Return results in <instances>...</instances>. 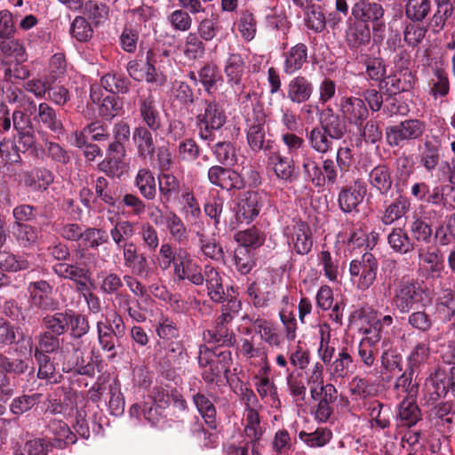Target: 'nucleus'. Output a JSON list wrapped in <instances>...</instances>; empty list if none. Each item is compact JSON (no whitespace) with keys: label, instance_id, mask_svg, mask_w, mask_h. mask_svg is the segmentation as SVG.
I'll return each instance as SVG.
<instances>
[{"label":"nucleus","instance_id":"1","mask_svg":"<svg viewBox=\"0 0 455 455\" xmlns=\"http://www.w3.org/2000/svg\"><path fill=\"white\" fill-rule=\"evenodd\" d=\"M80 240L81 244L71 262L56 263L52 271L59 277L74 282L77 291H84L92 276L90 259H93V255L87 251L98 250L100 245L108 243L109 236L103 228L88 227L84 229Z\"/></svg>","mask_w":455,"mask_h":455},{"label":"nucleus","instance_id":"63","mask_svg":"<svg viewBox=\"0 0 455 455\" xmlns=\"http://www.w3.org/2000/svg\"><path fill=\"white\" fill-rule=\"evenodd\" d=\"M267 4L264 6L265 21L267 27L270 29L288 30L290 22L285 15L277 12L276 5L272 6L274 0H265Z\"/></svg>","mask_w":455,"mask_h":455},{"label":"nucleus","instance_id":"31","mask_svg":"<svg viewBox=\"0 0 455 455\" xmlns=\"http://www.w3.org/2000/svg\"><path fill=\"white\" fill-rule=\"evenodd\" d=\"M345 38L347 45L352 49L367 45L371 38L369 24L355 18L348 19Z\"/></svg>","mask_w":455,"mask_h":455},{"label":"nucleus","instance_id":"24","mask_svg":"<svg viewBox=\"0 0 455 455\" xmlns=\"http://www.w3.org/2000/svg\"><path fill=\"white\" fill-rule=\"evenodd\" d=\"M432 399L444 397L449 391L455 392V366L438 365L430 376Z\"/></svg>","mask_w":455,"mask_h":455},{"label":"nucleus","instance_id":"57","mask_svg":"<svg viewBox=\"0 0 455 455\" xmlns=\"http://www.w3.org/2000/svg\"><path fill=\"white\" fill-rule=\"evenodd\" d=\"M12 233L18 244L23 248L34 247L38 240V230L30 224H13Z\"/></svg>","mask_w":455,"mask_h":455},{"label":"nucleus","instance_id":"7","mask_svg":"<svg viewBox=\"0 0 455 455\" xmlns=\"http://www.w3.org/2000/svg\"><path fill=\"white\" fill-rule=\"evenodd\" d=\"M427 124L418 118H408L386 128V140L392 148H403L410 141H415L424 135Z\"/></svg>","mask_w":455,"mask_h":455},{"label":"nucleus","instance_id":"2","mask_svg":"<svg viewBox=\"0 0 455 455\" xmlns=\"http://www.w3.org/2000/svg\"><path fill=\"white\" fill-rule=\"evenodd\" d=\"M35 374L34 363L28 358H12L0 354V403H7L17 389L16 379Z\"/></svg>","mask_w":455,"mask_h":455},{"label":"nucleus","instance_id":"21","mask_svg":"<svg viewBox=\"0 0 455 455\" xmlns=\"http://www.w3.org/2000/svg\"><path fill=\"white\" fill-rule=\"evenodd\" d=\"M267 157V165L271 167L278 180L286 183H291L294 180L295 163L291 157L283 156L276 145L272 148H268Z\"/></svg>","mask_w":455,"mask_h":455},{"label":"nucleus","instance_id":"38","mask_svg":"<svg viewBox=\"0 0 455 455\" xmlns=\"http://www.w3.org/2000/svg\"><path fill=\"white\" fill-rule=\"evenodd\" d=\"M95 200L105 204L109 207H115L120 200L118 187L111 184L104 176H99L92 181Z\"/></svg>","mask_w":455,"mask_h":455},{"label":"nucleus","instance_id":"20","mask_svg":"<svg viewBox=\"0 0 455 455\" xmlns=\"http://www.w3.org/2000/svg\"><path fill=\"white\" fill-rule=\"evenodd\" d=\"M367 182L371 191L379 196L387 197L392 192L394 186L393 171L385 163H379L372 167L367 174Z\"/></svg>","mask_w":455,"mask_h":455},{"label":"nucleus","instance_id":"13","mask_svg":"<svg viewBox=\"0 0 455 455\" xmlns=\"http://www.w3.org/2000/svg\"><path fill=\"white\" fill-rule=\"evenodd\" d=\"M135 105L140 121L137 127H148L151 130L163 131L164 119L161 109L156 99L150 92L148 94L139 95Z\"/></svg>","mask_w":455,"mask_h":455},{"label":"nucleus","instance_id":"34","mask_svg":"<svg viewBox=\"0 0 455 455\" xmlns=\"http://www.w3.org/2000/svg\"><path fill=\"white\" fill-rule=\"evenodd\" d=\"M131 417L140 419H145L153 427H161L165 419L164 409L154 403L143 402L132 404L129 410Z\"/></svg>","mask_w":455,"mask_h":455},{"label":"nucleus","instance_id":"22","mask_svg":"<svg viewBox=\"0 0 455 455\" xmlns=\"http://www.w3.org/2000/svg\"><path fill=\"white\" fill-rule=\"evenodd\" d=\"M289 243L297 254L307 255L313 247V235L309 225L304 221H298L285 231Z\"/></svg>","mask_w":455,"mask_h":455},{"label":"nucleus","instance_id":"60","mask_svg":"<svg viewBox=\"0 0 455 455\" xmlns=\"http://www.w3.org/2000/svg\"><path fill=\"white\" fill-rule=\"evenodd\" d=\"M265 239L264 233L255 226L239 231L235 235V240L239 243L238 247H244L251 251L259 248L264 243Z\"/></svg>","mask_w":455,"mask_h":455},{"label":"nucleus","instance_id":"16","mask_svg":"<svg viewBox=\"0 0 455 455\" xmlns=\"http://www.w3.org/2000/svg\"><path fill=\"white\" fill-rule=\"evenodd\" d=\"M417 163L427 173L438 170L443 162L441 140L436 137L427 136L422 144L418 146Z\"/></svg>","mask_w":455,"mask_h":455},{"label":"nucleus","instance_id":"41","mask_svg":"<svg viewBox=\"0 0 455 455\" xmlns=\"http://www.w3.org/2000/svg\"><path fill=\"white\" fill-rule=\"evenodd\" d=\"M48 430L54 435L53 442H51L52 447L63 449L68 444H74L76 442V435L73 433L68 424L62 420L52 419L49 422Z\"/></svg>","mask_w":455,"mask_h":455},{"label":"nucleus","instance_id":"9","mask_svg":"<svg viewBox=\"0 0 455 455\" xmlns=\"http://www.w3.org/2000/svg\"><path fill=\"white\" fill-rule=\"evenodd\" d=\"M171 138L180 140L176 147V156L181 163H193L196 161L202 153V148L194 138L181 140L186 132L185 124L179 120H173L168 127Z\"/></svg>","mask_w":455,"mask_h":455},{"label":"nucleus","instance_id":"23","mask_svg":"<svg viewBox=\"0 0 455 455\" xmlns=\"http://www.w3.org/2000/svg\"><path fill=\"white\" fill-rule=\"evenodd\" d=\"M340 112L348 124L356 127H362L369 116V108L364 100L355 96L341 99Z\"/></svg>","mask_w":455,"mask_h":455},{"label":"nucleus","instance_id":"26","mask_svg":"<svg viewBox=\"0 0 455 455\" xmlns=\"http://www.w3.org/2000/svg\"><path fill=\"white\" fill-rule=\"evenodd\" d=\"M161 131L151 130L148 127H135L132 132V141L136 148L137 157L141 161L151 159L156 152V140Z\"/></svg>","mask_w":455,"mask_h":455},{"label":"nucleus","instance_id":"37","mask_svg":"<svg viewBox=\"0 0 455 455\" xmlns=\"http://www.w3.org/2000/svg\"><path fill=\"white\" fill-rule=\"evenodd\" d=\"M284 58L283 71L288 76H291L300 70L304 64L307 62L308 49L303 43H298L283 52Z\"/></svg>","mask_w":455,"mask_h":455},{"label":"nucleus","instance_id":"19","mask_svg":"<svg viewBox=\"0 0 455 455\" xmlns=\"http://www.w3.org/2000/svg\"><path fill=\"white\" fill-rule=\"evenodd\" d=\"M126 149L121 147H107L105 158L99 163L98 170L110 179L120 180L127 172Z\"/></svg>","mask_w":455,"mask_h":455},{"label":"nucleus","instance_id":"49","mask_svg":"<svg viewBox=\"0 0 455 455\" xmlns=\"http://www.w3.org/2000/svg\"><path fill=\"white\" fill-rule=\"evenodd\" d=\"M301 167L305 180L310 182L316 188H322V166L316 161L314 154L307 153L302 156Z\"/></svg>","mask_w":455,"mask_h":455},{"label":"nucleus","instance_id":"47","mask_svg":"<svg viewBox=\"0 0 455 455\" xmlns=\"http://www.w3.org/2000/svg\"><path fill=\"white\" fill-rule=\"evenodd\" d=\"M367 411L371 417V427L386 429L390 427L392 411L389 406L385 405L378 400L371 401L367 405Z\"/></svg>","mask_w":455,"mask_h":455},{"label":"nucleus","instance_id":"53","mask_svg":"<svg viewBox=\"0 0 455 455\" xmlns=\"http://www.w3.org/2000/svg\"><path fill=\"white\" fill-rule=\"evenodd\" d=\"M204 335L207 343L217 346L231 347L236 342L234 331L224 325L215 324L214 329L207 330Z\"/></svg>","mask_w":455,"mask_h":455},{"label":"nucleus","instance_id":"39","mask_svg":"<svg viewBox=\"0 0 455 455\" xmlns=\"http://www.w3.org/2000/svg\"><path fill=\"white\" fill-rule=\"evenodd\" d=\"M390 250L399 255H406L415 249V243L408 232L401 227L393 228L387 235Z\"/></svg>","mask_w":455,"mask_h":455},{"label":"nucleus","instance_id":"55","mask_svg":"<svg viewBox=\"0 0 455 455\" xmlns=\"http://www.w3.org/2000/svg\"><path fill=\"white\" fill-rule=\"evenodd\" d=\"M432 11L431 0H406L404 15L412 21H425Z\"/></svg>","mask_w":455,"mask_h":455},{"label":"nucleus","instance_id":"61","mask_svg":"<svg viewBox=\"0 0 455 455\" xmlns=\"http://www.w3.org/2000/svg\"><path fill=\"white\" fill-rule=\"evenodd\" d=\"M353 358L347 347H343L334 361L330 363L331 374L336 378H345L353 369Z\"/></svg>","mask_w":455,"mask_h":455},{"label":"nucleus","instance_id":"3","mask_svg":"<svg viewBox=\"0 0 455 455\" xmlns=\"http://www.w3.org/2000/svg\"><path fill=\"white\" fill-rule=\"evenodd\" d=\"M96 330L100 349L107 354L108 359H115L118 355V349L122 347L121 340L126 334V325L123 316L114 312L106 316L104 321H98Z\"/></svg>","mask_w":455,"mask_h":455},{"label":"nucleus","instance_id":"8","mask_svg":"<svg viewBox=\"0 0 455 455\" xmlns=\"http://www.w3.org/2000/svg\"><path fill=\"white\" fill-rule=\"evenodd\" d=\"M379 269V262L374 254L364 252L360 257L353 259L349 265L351 280L356 283L358 289L365 291L376 281Z\"/></svg>","mask_w":455,"mask_h":455},{"label":"nucleus","instance_id":"30","mask_svg":"<svg viewBox=\"0 0 455 455\" xmlns=\"http://www.w3.org/2000/svg\"><path fill=\"white\" fill-rule=\"evenodd\" d=\"M124 265L132 271L135 276L147 278L151 271L148 257L145 253H139L134 243L123 249Z\"/></svg>","mask_w":455,"mask_h":455},{"label":"nucleus","instance_id":"14","mask_svg":"<svg viewBox=\"0 0 455 455\" xmlns=\"http://www.w3.org/2000/svg\"><path fill=\"white\" fill-rule=\"evenodd\" d=\"M443 211L430 209L427 212L426 217L414 214L409 224V232L413 243L429 244L434 239V229L432 221H439L443 219Z\"/></svg>","mask_w":455,"mask_h":455},{"label":"nucleus","instance_id":"11","mask_svg":"<svg viewBox=\"0 0 455 455\" xmlns=\"http://www.w3.org/2000/svg\"><path fill=\"white\" fill-rule=\"evenodd\" d=\"M28 302L32 308L41 312H54L60 302L54 297L53 286L45 280L30 282L28 286Z\"/></svg>","mask_w":455,"mask_h":455},{"label":"nucleus","instance_id":"48","mask_svg":"<svg viewBox=\"0 0 455 455\" xmlns=\"http://www.w3.org/2000/svg\"><path fill=\"white\" fill-rule=\"evenodd\" d=\"M198 79L206 93L212 95L217 90V84L222 81V75L216 64L207 62L198 70Z\"/></svg>","mask_w":455,"mask_h":455},{"label":"nucleus","instance_id":"35","mask_svg":"<svg viewBox=\"0 0 455 455\" xmlns=\"http://www.w3.org/2000/svg\"><path fill=\"white\" fill-rule=\"evenodd\" d=\"M159 200L163 205H168L179 198L181 184L172 173H159L157 176Z\"/></svg>","mask_w":455,"mask_h":455},{"label":"nucleus","instance_id":"42","mask_svg":"<svg viewBox=\"0 0 455 455\" xmlns=\"http://www.w3.org/2000/svg\"><path fill=\"white\" fill-rule=\"evenodd\" d=\"M431 71L432 75L427 81L429 94L435 100L446 97L450 92V81L447 72L438 66L432 67Z\"/></svg>","mask_w":455,"mask_h":455},{"label":"nucleus","instance_id":"40","mask_svg":"<svg viewBox=\"0 0 455 455\" xmlns=\"http://www.w3.org/2000/svg\"><path fill=\"white\" fill-rule=\"evenodd\" d=\"M134 186L142 198L152 201L156 196V182L153 172L148 168H140L134 178Z\"/></svg>","mask_w":455,"mask_h":455},{"label":"nucleus","instance_id":"32","mask_svg":"<svg viewBox=\"0 0 455 455\" xmlns=\"http://www.w3.org/2000/svg\"><path fill=\"white\" fill-rule=\"evenodd\" d=\"M24 186L34 192L46 191L54 180L52 171L45 167H34L22 172Z\"/></svg>","mask_w":455,"mask_h":455},{"label":"nucleus","instance_id":"54","mask_svg":"<svg viewBox=\"0 0 455 455\" xmlns=\"http://www.w3.org/2000/svg\"><path fill=\"white\" fill-rule=\"evenodd\" d=\"M165 228L174 241L184 244L188 241V231L182 219L173 211H167Z\"/></svg>","mask_w":455,"mask_h":455},{"label":"nucleus","instance_id":"17","mask_svg":"<svg viewBox=\"0 0 455 455\" xmlns=\"http://www.w3.org/2000/svg\"><path fill=\"white\" fill-rule=\"evenodd\" d=\"M263 207L262 196L257 191H245L239 195L235 206V220L239 223L249 224L259 214Z\"/></svg>","mask_w":455,"mask_h":455},{"label":"nucleus","instance_id":"43","mask_svg":"<svg viewBox=\"0 0 455 455\" xmlns=\"http://www.w3.org/2000/svg\"><path fill=\"white\" fill-rule=\"evenodd\" d=\"M307 140L310 148L321 156H326L333 150V139L319 126L313 127L307 132Z\"/></svg>","mask_w":455,"mask_h":455},{"label":"nucleus","instance_id":"59","mask_svg":"<svg viewBox=\"0 0 455 455\" xmlns=\"http://www.w3.org/2000/svg\"><path fill=\"white\" fill-rule=\"evenodd\" d=\"M365 76L367 80L379 83V89L387 77L386 61L379 57L368 56L364 60Z\"/></svg>","mask_w":455,"mask_h":455},{"label":"nucleus","instance_id":"5","mask_svg":"<svg viewBox=\"0 0 455 455\" xmlns=\"http://www.w3.org/2000/svg\"><path fill=\"white\" fill-rule=\"evenodd\" d=\"M267 114L260 102L252 104L251 110L244 114L245 133L249 148L253 152L267 154L268 148L276 146L275 140L266 139Z\"/></svg>","mask_w":455,"mask_h":455},{"label":"nucleus","instance_id":"18","mask_svg":"<svg viewBox=\"0 0 455 455\" xmlns=\"http://www.w3.org/2000/svg\"><path fill=\"white\" fill-rule=\"evenodd\" d=\"M417 83L415 72L408 67L396 68L390 75L387 76L380 91L383 93L400 94L410 92Z\"/></svg>","mask_w":455,"mask_h":455},{"label":"nucleus","instance_id":"62","mask_svg":"<svg viewBox=\"0 0 455 455\" xmlns=\"http://www.w3.org/2000/svg\"><path fill=\"white\" fill-rule=\"evenodd\" d=\"M430 356V343L427 339L418 342L407 356V366L418 371Z\"/></svg>","mask_w":455,"mask_h":455},{"label":"nucleus","instance_id":"33","mask_svg":"<svg viewBox=\"0 0 455 455\" xmlns=\"http://www.w3.org/2000/svg\"><path fill=\"white\" fill-rule=\"evenodd\" d=\"M247 294L255 307H267L275 297V287L267 278L253 281L247 288Z\"/></svg>","mask_w":455,"mask_h":455},{"label":"nucleus","instance_id":"4","mask_svg":"<svg viewBox=\"0 0 455 455\" xmlns=\"http://www.w3.org/2000/svg\"><path fill=\"white\" fill-rule=\"evenodd\" d=\"M197 107L196 126L198 129V136L204 141H213L214 132L226 124L225 110L214 99L201 100Z\"/></svg>","mask_w":455,"mask_h":455},{"label":"nucleus","instance_id":"50","mask_svg":"<svg viewBox=\"0 0 455 455\" xmlns=\"http://www.w3.org/2000/svg\"><path fill=\"white\" fill-rule=\"evenodd\" d=\"M100 84L112 94H126L132 83L124 74L108 72L101 77Z\"/></svg>","mask_w":455,"mask_h":455},{"label":"nucleus","instance_id":"10","mask_svg":"<svg viewBox=\"0 0 455 455\" xmlns=\"http://www.w3.org/2000/svg\"><path fill=\"white\" fill-rule=\"evenodd\" d=\"M33 121L41 129L51 132L56 138L63 136L66 129L60 113L47 102H41L38 106L34 101L29 104L30 115H33Z\"/></svg>","mask_w":455,"mask_h":455},{"label":"nucleus","instance_id":"15","mask_svg":"<svg viewBox=\"0 0 455 455\" xmlns=\"http://www.w3.org/2000/svg\"><path fill=\"white\" fill-rule=\"evenodd\" d=\"M367 195V184L362 179H355L351 185L339 188L338 204L344 213L359 212V206Z\"/></svg>","mask_w":455,"mask_h":455},{"label":"nucleus","instance_id":"12","mask_svg":"<svg viewBox=\"0 0 455 455\" xmlns=\"http://www.w3.org/2000/svg\"><path fill=\"white\" fill-rule=\"evenodd\" d=\"M207 179L212 186L228 192L242 190L247 185L241 173L222 164L211 166L207 172Z\"/></svg>","mask_w":455,"mask_h":455},{"label":"nucleus","instance_id":"46","mask_svg":"<svg viewBox=\"0 0 455 455\" xmlns=\"http://www.w3.org/2000/svg\"><path fill=\"white\" fill-rule=\"evenodd\" d=\"M192 401L197 411L211 429L217 428V411L213 403L204 394L197 392L192 395Z\"/></svg>","mask_w":455,"mask_h":455},{"label":"nucleus","instance_id":"6","mask_svg":"<svg viewBox=\"0 0 455 455\" xmlns=\"http://www.w3.org/2000/svg\"><path fill=\"white\" fill-rule=\"evenodd\" d=\"M427 290L418 281H403L395 290L393 305L402 314L410 313L419 306L426 307Z\"/></svg>","mask_w":455,"mask_h":455},{"label":"nucleus","instance_id":"56","mask_svg":"<svg viewBox=\"0 0 455 455\" xmlns=\"http://www.w3.org/2000/svg\"><path fill=\"white\" fill-rule=\"evenodd\" d=\"M43 395L41 393L22 394L14 397L10 405V411L16 417L28 412L32 408L40 403Z\"/></svg>","mask_w":455,"mask_h":455},{"label":"nucleus","instance_id":"44","mask_svg":"<svg viewBox=\"0 0 455 455\" xmlns=\"http://www.w3.org/2000/svg\"><path fill=\"white\" fill-rule=\"evenodd\" d=\"M164 356L160 364L162 367H181L188 359V353L181 341L171 340L164 347Z\"/></svg>","mask_w":455,"mask_h":455},{"label":"nucleus","instance_id":"29","mask_svg":"<svg viewBox=\"0 0 455 455\" xmlns=\"http://www.w3.org/2000/svg\"><path fill=\"white\" fill-rule=\"evenodd\" d=\"M411 209V199L405 196L400 195L391 202L386 200L384 210L380 212V221L384 226H391L406 217Z\"/></svg>","mask_w":455,"mask_h":455},{"label":"nucleus","instance_id":"52","mask_svg":"<svg viewBox=\"0 0 455 455\" xmlns=\"http://www.w3.org/2000/svg\"><path fill=\"white\" fill-rule=\"evenodd\" d=\"M69 309L54 311L52 314H46L42 318L44 328L59 336L68 331Z\"/></svg>","mask_w":455,"mask_h":455},{"label":"nucleus","instance_id":"51","mask_svg":"<svg viewBox=\"0 0 455 455\" xmlns=\"http://www.w3.org/2000/svg\"><path fill=\"white\" fill-rule=\"evenodd\" d=\"M109 235L117 248L124 249L135 235V224L130 220H118L111 228Z\"/></svg>","mask_w":455,"mask_h":455},{"label":"nucleus","instance_id":"58","mask_svg":"<svg viewBox=\"0 0 455 455\" xmlns=\"http://www.w3.org/2000/svg\"><path fill=\"white\" fill-rule=\"evenodd\" d=\"M68 318V331L72 339H81L90 332L91 325L86 315L69 309Z\"/></svg>","mask_w":455,"mask_h":455},{"label":"nucleus","instance_id":"36","mask_svg":"<svg viewBox=\"0 0 455 455\" xmlns=\"http://www.w3.org/2000/svg\"><path fill=\"white\" fill-rule=\"evenodd\" d=\"M385 10L383 6L376 2L355 3L351 9L352 16L369 24L371 22L374 26L383 24Z\"/></svg>","mask_w":455,"mask_h":455},{"label":"nucleus","instance_id":"27","mask_svg":"<svg viewBox=\"0 0 455 455\" xmlns=\"http://www.w3.org/2000/svg\"><path fill=\"white\" fill-rule=\"evenodd\" d=\"M246 71L244 58L237 52L229 53L225 60L224 73L228 84L235 91L245 88L243 76Z\"/></svg>","mask_w":455,"mask_h":455},{"label":"nucleus","instance_id":"45","mask_svg":"<svg viewBox=\"0 0 455 455\" xmlns=\"http://www.w3.org/2000/svg\"><path fill=\"white\" fill-rule=\"evenodd\" d=\"M208 146L215 160L220 164L233 167L237 164L236 148L232 142L222 140L216 142L212 146H210L208 143Z\"/></svg>","mask_w":455,"mask_h":455},{"label":"nucleus","instance_id":"25","mask_svg":"<svg viewBox=\"0 0 455 455\" xmlns=\"http://www.w3.org/2000/svg\"><path fill=\"white\" fill-rule=\"evenodd\" d=\"M419 266L427 277L436 278L444 268L441 251L436 246H419L417 250Z\"/></svg>","mask_w":455,"mask_h":455},{"label":"nucleus","instance_id":"64","mask_svg":"<svg viewBox=\"0 0 455 455\" xmlns=\"http://www.w3.org/2000/svg\"><path fill=\"white\" fill-rule=\"evenodd\" d=\"M423 22L424 21H412L411 20H407L404 23L403 40L410 46H417L425 38L427 28L424 26Z\"/></svg>","mask_w":455,"mask_h":455},{"label":"nucleus","instance_id":"28","mask_svg":"<svg viewBox=\"0 0 455 455\" xmlns=\"http://www.w3.org/2000/svg\"><path fill=\"white\" fill-rule=\"evenodd\" d=\"M314 90V84L307 76L298 75L286 84L285 96L291 103L300 105L311 99Z\"/></svg>","mask_w":455,"mask_h":455}]
</instances>
